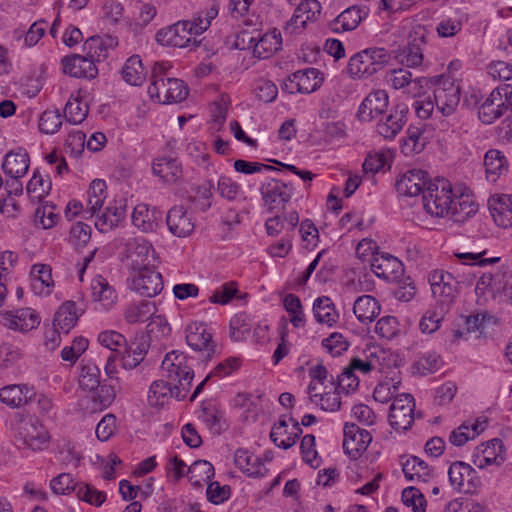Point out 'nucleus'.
I'll return each instance as SVG.
<instances>
[{"instance_id": "nucleus-1", "label": "nucleus", "mask_w": 512, "mask_h": 512, "mask_svg": "<svg viewBox=\"0 0 512 512\" xmlns=\"http://www.w3.org/2000/svg\"><path fill=\"white\" fill-rule=\"evenodd\" d=\"M170 69L168 62H156L151 69L148 94L159 103H178L185 100L189 93L184 81L168 76Z\"/></svg>"}, {"instance_id": "nucleus-2", "label": "nucleus", "mask_w": 512, "mask_h": 512, "mask_svg": "<svg viewBox=\"0 0 512 512\" xmlns=\"http://www.w3.org/2000/svg\"><path fill=\"white\" fill-rule=\"evenodd\" d=\"M162 376L168 381L176 383L177 400L184 399L191 387L194 377L193 370L187 365L183 352L171 351L167 353L161 364Z\"/></svg>"}, {"instance_id": "nucleus-3", "label": "nucleus", "mask_w": 512, "mask_h": 512, "mask_svg": "<svg viewBox=\"0 0 512 512\" xmlns=\"http://www.w3.org/2000/svg\"><path fill=\"white\" fill-rule=\"evenodd\" d=\"M391 57L385 48H367L350 58L347 71L352 77L368 78L386 67Z\"/></svg>"}, {"instance_id": "nucleus-4", "label": "nucleus", "mask_w": 512, "mask_h": 512, "mask_svg": "<svg viewBox=\"0 0 512 512\" xmlns=\"http://www.w3.org/2000/svg\"><path fill=\"white\" fill-rule=\"evenodd\" d=\"M452 188L446 179L429 182L423 193V206L427 213L435 217H444L451 210Z\"/></svg>"}, {"instance_id": "nucleus-5", "label": "nucleus", "mask_w": 512, "mask_h": 512, "mask_svg": "<svg viewBox=\"0 0 512 512\" xmlns=\"http://www.w3.org/2000/svg\"><path fill=\"white\" fill-rule=\"evenodd\" d=\"M260 192L264 206L270 213H280L286 208L293 195V187L277 179L263 183Z\"/></svg>"}, {"instance_id": "nucleus-6", "label": "nucleus", "mask_w": 512, "mask_h": 512, "mask_svg": "<svg viewBox=\"0 0 512 512\" xmlns=\"http://www.w3.org/2000/svg\"><path fill=\"white\" fill-rule=\"evenodd\" d=\"M429 282L432 295L440 303V308L447 310L458 294V282L452 274L442 270H435L431 272L429 275Z\"/></svg>"}, {"instance_id": "nucleus-7", "label": "nucleus", "mask_w": 512, "mask_h": 512, "mask_svg": "<svg viewBox=\"0 0 512 512\" xmlns=\"http://www.w3.org/2000/svg\"><path fill=\"white\" fill-rule=\"evenodd\" d=\"M461 89L452 80L439 77L434 88V101L444 116L452 115L460 103Z\"/></svg>"}, {"instance_id": "nucleus-8", "label": "nucleus", "mask_w": 512, "mask_h": 512, "mask_svg": "<svg viewBox=\"0 0 512 512\" xmlns=\"http://www.w3.org/2000/svg\"><path fill=\"white\" fill-rule=\"evenodd\" d=\"M415 402L411 394H400L394 398L389 413V423L395 430H407L414 422Z\"/></svg>"}, {"instance_id": "nucleus-9", "label": "nucleus", "mask_w": 512, "mask_h": 512, "mask_svg": "<svg viewBox=\"0 0 512 512\" xmlns=\"http://www.w3.org/2000/svg\"><path fill=\"white\" fill-rule=\"evenodd\" d=\"M372 441L369 431L361 429L354 423L344 425L343 449L353 460H357L368 448Z\"/></svg>"}, {"instance_id": "nucleus-10", "label": "nucleus", "mask_w": 512, "mask_h": 512, "mask_svg": "<svg viewBox=\"0 0 512 512\" xmlns=\"http://www.w3.org/2000/svg\"><path fill=\"white\" fill-rule=\"evenodd\" d=\"M131 289L143 297H155L163 289L162 275L154 269L143 266L132 277Z\"/></svg>"}, {"instance_id": "nucleus-11", "label": "nucleus", "mask_w": 512, "mask_h": 512, "mask_svg": "<svg viewBox=\"0 0 512 512\" xmlns=\"http://www.w3.org/2000/svg\"><path fill=\"white\" fill-rule=\"evenodd\" d=\"M408 106L404 103L395 105L377 123V132L385 139H394L407 121Z\"/></svg>"}, {"instance_id": "nucleus-12", "label": "nucleus", "mask_w": 512, "mask_h": 512, "mask_svg": "<svg viewBox=\"0 0 512 512\" xmlns=\"http://www.w3.org/2000/svg\"><path fill=\"white\" fill-rule=\"evenodd\" d=\"M450 484L459 491L466 493L480 485V478L475 469L462 461L453 462L448 470Z\"/></svg>"}, {"instance_id": "nucleus-13", "label": "nucleus", "mask_w": 512, "mask_h": 512, "mask_svg": "<svg viewBox=\"0 0 512 512\" xmlns=\"http://www.w3.org/2000/svg\"><path fill=\"white\" fill-rule=\"evenodd\" d=\"M185 333L187 344L195 351L205 352L206 359H210L215 352V345L207 326L202 322H191L187 325Z\"/></svg>"}, {"instance_id": "nucleus-14", "label": "nucleus", "mask_w": 512, "mask_h": 512, "mask_svg": "<svg viewBox=\"0 0 512 512\" xmlns=\"http://www.w3.org/2000/svg\"><path fill=\"white\" fill-rule=\"evenodd\" d=\"M371 269L377 277L388 281L398 280L404 270L402 262L388 253L375 255L371 262Z\"/></svg>"}, {"instance_id": "nucleus-15", "label": "nucleus", "mask_w": 512, "mask_h": 512, "mask_svg": "<svg viewBox=\"0 0 512 512\" xmlns=\"http://www.w3.org/2000/svg\"><path fill=\"white\" fill-rule=\"evenodd\" d=\"M388 107V94L384 90H376L368 94L358 109V119L371 121L382 115Z\"/></svg>"}, {"instance_id": "nucleus-16", "label": "nucleus", "mask_w": 512, "mask_h": 512, "mask_svg": "<svg viewBox=\"0 0 512 512\" xmlns=\"http://www.w3.org/2000/svg\"><path fill=\"white\" fill-rule=\"evenodd\" d=\"M22 434L26 445L33 451H40L48 445V431L36 417H29L24 422Z\"/></svg>"}, {"instance_id": "nucleus-17", "label": "nucleus", "mask_w": 512, "mask_h": 512, "mask_svg": "<svg viewBox=\"0 0 512 512\" xmlns=\"http://www.w3.org/2000/svg\"><path fill=\"white\" fill-rule=\"evenodd\" d=\"M166 224L170 233L179 238L190 235L195 228L191 216L182 205L174 206L168 211Z\"/></svg>"}, {"instance_id": "nucleus-18", "label": "nucleus", "mask_w": 512, "mask_h": 512, "mask_svg": "<svg viewBox=\"0 0 512 512\" xmlns=\"http://www.w3.org/2000/svg\"><path fill=\"white\" fill-rule=\"evenodd\" d=\"M3 319L4 326L22 332L32 330L40 323L39 316L30 308L18 309L14 313L7 311L3 313Z\"/></svg>"}, {"instance_id": "nucleus-19", "label": "nucleus", "mask_w": 512, "mask_h": 512, "mask_svg": "<svg viewBox=\"0 0 512 512\" xmlns=\"http://www.w3.org/2000/svg\"><path fill=\"white\" fill-rule=\"evenodd\" d=\"M64 73L75 78H94L98 70L93 62L87 55H73L71 57H64L62 59Z\"/></svg>"}, {"instance_id": "nucleus-20", "label": "nucleus", "mask_w": 512, "mask_h": 512, "mask_svg": "<svg viewBox=\"0 0 512 512\" xmlns=\"http://www.w3.org/2000/svg\"><path fill=\"white\" fill-rule=\"evenodd\" d=\"M427 172L423 170L412 169L404 173L396 182V189L399 194L404 196H417L424 193L427 184Z\"/></svg>"}, {"instance_id": "nucleus-21", "label": "nucleus", "mask_w": 512, "mask_h": 512, "mask_svg": "<svg viewBox=\"0 0 512 512\" xmlns=\"http://www.w3.org/2000/svg\"><path fill=\"white\" fill-rule=\"evenodd\" d=\"M495 223L503 228L512 227V195H497L488 200Z\"/></svg>"}, {"instance_id": "nucleus-22", "label": "nucleus", "mask_w": 512, "mask_h": 512, "mask_svg": "<svg viewBox=\"0 0 512 512\" xmlns=\"http://www.w3.org/2000/svg\"><path fill=\"white\" fill-rule=\"evenodd\" d=\"M149 349L148 336H136L127 346H124L122 363L125 369L136 368L145 358Z\"/></svg>"}, {"instance_id": "nucleus-23", "label": "nucleus", "mask_w": 512, "mask_h": 512, "mask_svg": "<svg viewBox=\"0 0 512 512\" xmlns=\"http://www.w3.org/2000/svg\"><path fill=\"white\" fill-rule=\"evenodd\" d=\"M290 421L293 423V432L289 433L286 421L280 420L277 425L273 426L270 433L271 441L283 449L291 448L302 434L299 422L292 417H290Z\"/></svg>"}, {"instance_id": "nucleus-24", "label": "nucleus", "mask_w": 512, "mask_h": 512, "mask_svg": "<svg viewBox=\"0 0 512 512\" xmlns=\"http://www.w3.org/2000/svg\"><path fill=\"white\" fill-rule=\"evenodd\" d=\"M29 164V154L24 149H18L5 155L2 169L10 178H21L27 173Z\"/></svg>"}, {"instance_id": "nucleus-25", "label": "nucleus", "mask_w": 512, "mask_h": 512, "mask_svg": "<svg viewBox=\"0 0 512 512\" xmlns=\"http://www.w3.org/2000/svg\"><path fill=\"white\" fill-rule=\"evenodd\" d=\"M117 44V39L112 36H91L85 41L83 50L95 63L105 60L108 56V51L115 48Z\"/></svg>"}, {"instance_id": "nucleus-26", "label": "nucleus", "mask_w": 512, "mask_h": 512, "mask_svg": "<svg viewBox=\"0 0 512 512\" xmlns=\"http://www.w3.org/2000/svg\"><path fill=\"white\" fill-rule=\"evenodd\" d=\"M425 37H415L404 48L395 50V58L406 67H418L423 62V48Z\"/></svg>"}, {"instance_id": "nucleus-27", "label": "nucleus", "mask_w": 512, "mask_h": 512, "mask_svg": "<svg viewBox=\"0 0 512 512\" xmlns=\"http://www.w3.org/2000/svg\"><path fill=\"white\" fill-rule=\"evenodd\" d=\"M161 212L156 208L150 209L145 204L137 205L132 213V223L143 232H152L160 224Z\"/></svg>"}, {"instance_id": "nucleus-28", "label": "nucleus", "mask_w": 512, "mask_h": 512, "mask_svg": "<svg viewBox=\"0 0 512 512\" xmlns=\"http://www.w3.org/2000/svg\"><path fill=\"white\" fill-rule=\"evenodd\" d=\"M282 46L281 33L273 29L261 37L257 35V41L254 42L253 55L259 59H267L273 56Z\"/></svg>"}, {"instance_id": "nucleus-29", "label": "nucleus", "mask_w": 512, "mask_h": 512, "mask_svg": "<svg viewBox=\"0 0 512 512\" xmlns=\"http://www.w3.org/2000/svg\"><path fill=\"white\" fill-rule=\"evenodd\" d=\"M405 478L417 483H427L433 476V469L417 456H410L402 463Z\"/></svg>"}, {"instance_id": "nucleus-30", "label": "nucleus", "mask_w": 512, "mask_h": 512, "mask_svg": "<svg viewBox=\"0 0 512 512\" xmlns=\"http://www.w3.org/2000/svg\"><path fill=\"white\" fill-rule=\"evenodd\" d=\"M156 306L154 302L142 300L138 303H131L128 305L124 312V318L129 324H135L138 322H145L151 319L155 322V319L161 321L160 316H155Z\"/></svg>"}, {"instance_id": "nucleus-31", "label": "nucleus", "mask_w": 512, "mask_h": 512, "mask_svg": "<svg viewBox=\"0 0 512 512\" xmlns=\"http://www.w3.org/2000/svg\"><path fill=\"white\" fill-rule=\"evenodd\" d=\"M380 310V304L371 295L359 296L353 306L355 316L364 324L372 322L380 314Z\"/></svg>"}, {"instance_id": "nucleus-32", "label": "nucleus", "mask_w": 512, "mask_h": 512, "mask_svg": "<svg viewBox=\"0 0 512 512\" xmlns=\"http://www.w3.org/2000/svg\"><path fill=\"white\" fill-rule=\"evenodd\" d=\"M153 173L166 183H175L182 177V168L177 159L161 157L153 163Z\"/></svg>"}, {"instance_id": "nucleus-33", "label": "nucleus", "mask_w": 512, "mask_h": 512, "mask_svg": "<svg viewBox=\"0 0 512 512\" xmlns=\"http://www.w3.org/2000/svg\"><path fill=\"white\" fill-rule=\"evenodd\" d=\"M486 176L489 181L495 182L498 177L508 171V161L505 155L496 149H491L484 156Z\"/></svg>"}, {"instance_id": "nucleus-34", "label": "nucleus", "mask_w": 512, "mask_h": 512, "mask_svg": "<svg viewBox=\"0 0 512 512\" xmlns=\"http://www.w3.org/2000/svg\"><path fill=\"white\" fill-rule=\"evenodd\" d=\"M424 128L410 125L406 137L401 142V152L406 156H412L422 152L427 143L424 136Z\"/></svg>"}, {"instance_id": "nucleus-35", "label": "nucleus", "mask_w": 512, "mask_h": 512, "mask_svg": "<svg viewBox=\"0 0 512 512\" xmlns=\"http://www.w3.org/2000/svg\"><path fill=\"white\" fill-rule=\"evenodd\" d=\"M123 80L132 86H140L146 79L147 71L143 66L140 56L129 57L121 71Z\"/></svg>"}, {"instance_id": "nucleus-36", "label": "nucleus", "mask_w": 512, "mask_h": 512, "mask_svg": "<svg viewBox=\"0 0 512 512\" xmlns=\"http://www.w3.org/2000/svg\"><path fill=\"white\" fill-rule=\"evenodd\" d=\"M169 397L177 399L176 383L156 380L151 384L148 394V402L151 406H163Z\"/></svg>"}, {"instance_id": "nucleus-37", "label": "nucleus", "mask_w": 512, "mask_h": 512, "mask_svg": "<svg viewBox=\"0 0 512 512\" xmlns=\"http://www.w3.org/2000/svg\"><path fill=\"white\" fill-rule=\"evenodd\" d=\"M313 313L318 323L326 324L329 327L336 324L339 319L332 300L326 296L319 297L314 301Z\"/></svg>"}, {"instance_id": "nucleus-38", "label": "nucleus", "mask_w": 512, "mask_h": 512, "mask_svg": "<svg viewBox=\"0 0 512 512\" xmlns=\"http://www.w3.org/2000/svg\"><path fill=\"white\" fill-rule=\"evenodd\" d=\"M478 211V204L469 196L461 195L457 200H453L449 214L454 223H464Z\"/></svg>"}, {"instance_id": "nucleus-39", "label": "nucleus", "mask_w": 512, "mask_h": 512, "mask_svg": "<svg viewBox=\"0 0 512 512\" xmlns=\"http://www.w3.org/2000/svg\"><path fill=\"white\" fill-rule=\"evenodd\" d=\"M107 197V186L104 180L95 179L91 182L88 190L86 210L89 216H94L102 208Z\"/></svg>"}, {"instance_id": "nucleus-40", "label": "nucleus", "mask_w": 512, "mask_h": 512, "mask_svg": "<svg viewBox=\"0 0 512 512\" xmlns=\"http://www.w3.org/2000/svg\"><path fill=\"white\" fill-rule=\"evenodd\" d=\"M79 315L75 308V302H64L54 315L53 326L64 333H68L76 324Z\"/></svg>"}, {"instance_id": "nucleus-41", "label": "nucleus", "mask_w": 512, "mask_h": 512, "mask_svg": "<svg viewBox=\"0 0 512 512\" xmlns=\"http://www.w3.org/2000/svg\"><path fill=\"white\" fill-rule=\"evenodd\" d=\"M360 10L353 6L344 10L329 25L334 33L354 30L361 22Z\"/></svg>"}, {"instance_id": "nucleus-42", "label": "nucleus", "mask_w": 512, "mask_h": 512, "mask_svg": "<svg viewBox=\"0 0 512 512\" xmlns=\"http://www.w3.org/2000/svg\"><path fill=\"white\" fill-rule=\"evenodd\" d=\"M235 465L249 476L262 475L261 459L246 449H237L234 455Z\"/></svg>"}, {"instance_id": "nucleus-43", "label": "nucleus", "mask_w": 512, "mask_h": 512, "mask_svg": "<svg viewBox=\"0 0 512 512\" xmlns=\"http://www.w3.org/2000/svg\"><path fill=\"white\" fill-rule=\"evenodd\" d=\"M29 392L25 385H7L0 389V401L11 408H16L22 403L28 404Z\"/></svg>"}, {"instance_id": "nucleus-44", "label": "nucleus", "mask_w": 512, "mask_h": 512, "mask_svg": "<svg viewBox=\"0 0 512 512\" xmlns=\"http://www.w3.org/2000/svg\"><path fill=\"white\" fill-rule=\"evenodd\" d=\"M215 470L213 465L206 460H197L188 468L187 475L191 484L195 487H202L213 476Z\"/></svg>"}, {"instance_id": "nucleus-45", "label": "nucleus", "mask_w": 512, "mask_h": 512, "mask_svg": "<svg viewBox=\"0 0 512 512\" xmlns=\"http://www.w3.org/2000/svg\"><path fill=\"white\" fill-rule=\"evenodd\" d=\"M92 296L95 301L103 302L104 306L112 305L117 299L116 291L102 276H96L91 283Z\"/></svg>"}, {"instance_id": "nucleus-46", "label": "nucleus", "mask_w": 512, "mask_h": 512, "mask_svg": "<svg viewBox=\"0 0 512 512\" xmlns=\"http://www.w3.org/2000/svg\"><path fill=\"white\" fill-rule=\"evenodd\" d=\"M299 93L309 94L317 90L322 84L323 78L319 70L315 68H306L296 72Z\"/></svg>"}, {"instance_id": "nucleus-47", "label": "nucleus", "mask_w": 512, "mask_h": 512, "mask_svg": "<svg viewBox=\"0 0 512 512\" xmlns=\"http://www.w3.org/2000/svg\"><path fill=\"white\" fill-rule=\"evenodd\" d=\"M190 25L188 22H177L169 27L162 28L157 31L155 40L163 46L185 47V42L181 38H177L179 30L185 32V27Z\"/></svg>"}, {"instance_id": "nucleus-48", "label": "nucleus", "mask_w": 512, "mask_h": 512, "mask_svg": "<svg viewBox=\"0 0 512 512\" xmlns=\"http://www.w3.org/2000/svg\"><path fill=\"white\" fill-rule=\"evenodd\" d=\"M79 384L82 389L94 391L100 385V369L90 360H83L79 377Z\"/></svg>"}, {"instance_id": "nucleus-49", "label": "nucleus", "mask_w": 512, "mask_h": 512, "mask_svg": "<svg viewBox=\"0 0 512 512\" xmlns=\"http://www.w3.org/2000/svg\"><path fill=\"white\" fill-rule=\"evenodd\" d=\"M480 447L482 448L480 452L483 456V463L486 464V466L491 464L500 465L504 461V445L501 439L494 438L486 443L480 444Z\"/></svg>"}, {"instance_id": "nucleus-50", "label": "nucleus", "mask_w": 512, "mask_h": 512, "mask_svg": "<svg viewBox=\"0 0 512 512\" xmlns=\"http://www.w3.org/2000/svg\"><path fill=\"white\" fill-rule=\"evenodd\" d=\"M32 279V288L39 289L41 293L43 287L50 288L53 286L51 267L45 264H34L30 271Z\"/></svg>"}, {"instance_id": "nucleus-51", "label": "nucleus", "mask_w": 512, "mask_h": 512, "mask_svg": "<svg viewBox=\"0 0 512 512\" xmlns=\"http://www.w3.org/2000/svg\"><path fill=\"white\" fill-rule=\"evenodd\" d=\"M443 361L440 355L435 352H426L413 364V369L424 376L429 373H435L441 369Z\"/></svg>"}, {"instance_id": "nucleus-52", "label": "nucleus", "mask_w": 512, "mask_h": 512, "mask_svg": "<svg viewBox=\"0 0 512 512\" xmlns=\"http://www.w3.org/2000/svg\"><path fill=\"white\" fill-rule=\"evenodd\" d=\"M488 102L494 104L497 108L507 112H512V86L504 84L495 88L486 98Z\"/></svg>"}, {"instance_id": "nucleus-53", "label": "nucleus", "mask_w": 512, "mask_h": 512, "mask_svg": "<svg viewBox=\"0 0 512 512\" xmlns=\"http://www.w3.org/2000/svg\"><path fill=\"white\" fill-rule=\"evenodd\" d=\"M88 105L78 98L69 99L64 108L66 120L72 124L82 123L88 115Z\"/></svg>"}, {"instance_id": "nucleus-54", "label": "nucleus", "mask_w": 512, "mask_h": 512, "mask_svg": "<svg viewBox=\"0 0 512 512\" xmlns=\"http://www.w3.org/2000/svg\"><path fill=\"white\" fill-rule=\"evenodd\" d=\"M283 305L285 310L290 314V321L294 327L298 328L304 325V313L301 301L294 294H287L284 297Z\"/></svg>"}, {"instance_id": "nucleus-55", "label": "nucleus", "mask_w": 512, "mask_h": 512, "mask_svg": "<svg viewBox=\"0 0 512 512\" xmlns=\"http://www.w3.org/2000/svg\"><path fill=\"white\" fill-rule=\"evenodd\" d=\"M75 494L79 500L95 506L102 505L106 500V494L104 492L86 483H78Z\"/></svg>"}, {"instance_id": "nucleus-56", "label": "nucleus", "mask_w": 512, "mask_h": 512, "mask_svg": "<svg viewBox=\"0 0 512 512\" xmlns=\"http://www.w3.org/2000/svg\"><path fill=\"white\" fill-rule=\"evenodd\" d=\"M238 367H239V359H237V358H229V359L223 361L222 363H219L215 367L214 371L212 373H210L209 375H207L206 378L200 384H198V386L194 390L190 400L193 401L197 397V395L201 392L205 383L210 379L211 376H213V375H217L220 377L227 376V375L231 374L232 371L236 370Z\"/></svg>"}, {"instance_id": "nucleus-57", "label": "nucleus", "mask_w": 512, "mask_h": 512, "mask_svg": "<svg viewBox=\"0 0 512 512\" xmlns=\"http://www.w3.org/2000/svg\"><path fill=\"white\" fill-rule=\"evenodd\" d=\"M62 125V116L58 110H46L39 118V130L44 134L56 133Z\"/></svg>"}, {"instance_id": "nucleus-58", "label": "nucleus", "mask_w": 512, "mask_h": 512, "mask_svg": "<svg viewBox=\"0 0 512 512\" xmlns=\"http://www.w3.org/2000/svg\"><path fill=\"white\" fill-rule=\"evenodd\" d=\"M401 498L403 504L407 507H411L413 512H425L426 499L416 487L403 489Z\"/></svg>"}, {"instance_id": "nucleus-59", "label": "nucleus", "mask_w": 512, "mask_h": 512, "mask_svg": "<svg viewBox=\"0 0 512 512\" xmlns=\"http://www.w3.org/2000/svg\"><path fill=\"white\" fill-rule=\"evenodd\" d=\"M99 343L110 350V352L119 354L118 348L127 346L126 338L114 330L103 331L98 335Z\"/></svg>"}, {"instance_id": "nucleus-60", "label": "nucleus", "mask_w": 512, "mask_h": 512, "mask_svg": "<svg viewBox=\"0 0 512 512\" xmlns=\"http://www.w3.org/2000/svg\"><path fill=\"white\" fill-rule=\"evenodd\" d=\"M28 403H30L31 411L34 416L39 419V417H49L53 410L52 400L46 395H34V400L31 395H28Z\"/></svg>"}, {"instance_id": "nucleus-61", "label": "nucleus", "mask_w": 512, "mask_h": 512, "mask_svg": "<svg viewBox=\"0 0 512 512\" xmlns=\"http://www.w3.org/2000/svg\"><path fill=\"white\" fill-rule=\"evenodd\" d=\"M322 347L333 357L340 356L349 347V342L341 333L334 332L329 337L322 340Z\"/></svg>"}, {"instance_id": "nucleus-62", "label": "nucleus", "mask_w": 512, "mask_h": 512, "mask_svg": "<svg viewBox=\"0 0 512 512\" xmlns=\"http://www.w3.org/2000/svg\"><path fill=\"white\" fill-rule=\"evenodd\" d=\"M76 486H78V483L73 480L72 475L69 473H61L50 481L52 491L58 495L69 494L72 491L75 492Z\"/></svg>"}, {"instance_id": "nucleus-63", "label": "nucleus", "mask_w": 512, "mask_h": 512, "mask_svg": "<svg viewBox=\"0 0 512 512\" xmlns=\"http://www.w3.org/2000/svg\"><path fill=\"white\" fill-rule=\"evenodd\" d=\"M375 332L382 338L392 339L399 332V323L394 316L380 318L375 326Z\"/></svg>"}, {"instance_id": "nucleus-64", "label": "nucleus", "mask_w": 512, "mask_h": 512, "mask_svg": "<svg viewBox=\"0 0 512 512\" xmlns=\"http://www.w3.org/2000/svg\"><path fill=\"white\" fill-rule=\"evenodd\" d=\"M445 311L446 310L444 308H440V312L427 310L422 316L419 324L421 331L423 333L431 334L438 330Z\"/></svg>"}]
</instances>
